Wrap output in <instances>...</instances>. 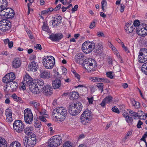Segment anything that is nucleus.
Segmentation results:
<instances>
[{"instance_id":"nucleus-58","label":"nucleus","mask_w":147,"mask_h":147,"mask_svg":"<svg viewBox=\"0 0 147 147\" xmlns=\"http://www.w3.org/2000/svg\"><path fill=\"white\" fill-rule=\"evenodd\" d=\"M61 7V4H59L58 5H57L56 7L54 9V10H55L56 11L59 10Z\"/></svg>"},{"instance_id":"nucleus-9","label":"nucleus","mask_w":147,"mask_h":147,"mask_svg":"<svg viewBox=\"0 0 147 147\" xmlns=\"http://www.w3.org/2000/svg\"><path fill=\"white\" fill-rule=\"evenodd\" d=\"M13 126L15 131L18 133H20L23 131L25 125L21 120H17L13 123Z\"/></svg>"},{"instance_id":"nucleus-46","label":"nucleus","mask_w":147,"mask_h":147,"mask_svg":"<svg viewBox=\"0 0 147 147\" xmlns=\"http://www.w3.org/2000/svg\"><path fill=\"white\" fill-rule=\"evenodd\" d=\"M28 137H26L27 138L32 139V140H36V136L32 132L31 133V134H29Z\"/></svg>"},{"instance_id":"nucleus-57","label":"nucleus","mask_w":147,"mask_h":147,"mask_svg":"<svg viewBox=\"0 0 147 147\" xmlns=\"http://www.w3.org/2000/svg\"><path fill=\"white\" fill-rule=\"evenodd\" d=\"M39 119L41 121L45 122L47 121V120L45 117L43 116H40L39 117Z\"/></svg>"},{"instance_id":"nucleus-2","label":"nucleus","mask_w":147,"mask_h":147,"mask_svg":"<svg viewBox=\"0 0 147 147\" xmlns=\"http://www.w3.org/2000/svg\"><path fill=\"white\" fill-rule=\"evenodd\" d=\"M82 107V106L80 102H79L76 103H71L69 107V112L72 115H75L80 113Z\"/></svg>"},{"instance_id":"nucleus-62","label":"nucleus","mask_w":147,"mask_h":147,"mask_svg":"<svg viewBox=\"0 0 147 147\" xmlns=\"http://www.w3.org/2000/svg\"><path fill=\"white\" fill-rule=\"evenodd\" d=\"M122 115L125 118L129 116L127 112L125 111H123V112Z\"/></svg>"},{"instance_id":"nucleus-15","label":"nucleus","mask_w":147,"mask_h":147,"mask_svg":"<svg viewBox=\"0 0 147 147\" xmlns=\"http://www.w3.org/2000/svg\"><path fill=\"white\" fill-rule=\"evenodd\" d=\"M84 56L83 53L80 52L76 54L74 58V61L79 64H82L84 62Z\"/></svg>"},{"instance_id":"nucleus-47","label":"nucleus","mask_w":147,"mask_h":147,"mask_svg":"<svg viewBox=\"0 0 147 147\" xmlns=\"http://www.w3.org/2000/svg\"><path fill=\"white\" fill-rule=\"evenodd\" d=\"M63 147H74L72 143L69 141L65 142L63 144Z\"/></svg>"},{"instance_id":"nucleus-4","label":"nucleus","mask_w":147,"mask_h":147,"mask_svg":"<svg viewBox=\"0 0 147 147\" xmlns=\"http://www.w3.org/2000/svg\"><path fill=\"white\" fill-rule=\"evenodd\" d=\"M42 63L46 68L51 69L55 65V59L53 56H48L43 59Z\"/></svg>"},{"instance_id":"nucleus-38","label":"nucleus","mask_w":147,"mask_h":147,"mask_svg":"<svg viewBox=\"0 0 147 147\" xmlns=\"http://www.w3.org/2000/svg\"><path fill=\"white\" fill-rule=\"evenodd\" d=\"M131 103L133 106L136 108L138 109L140 107V103L134 100H131Z\"/></svg>"},{"instance_id":"nucleus-28","label":"nucleus","mask_w":147,"mask_h":147,"mask_svg":"<svg viewBox=\"0 0 147 147\" xmlns=\"http://www.w3.org/2000/svg\"><path fill=\"white\" fill-rule=\"evenodd\" d=\"M81 117H86L89 119H92V116L91 114V113L88 110H86L82 114Z\"/></svg>"},{"instance_id":"nucleus-55","label":"nucleus","mask_w":147,"mask_h":147,"mask_svg":"<svg viewBox=\"0 0 147 147\" xmlns=\"http://www.w3.org/2000/svg\"><path fill=\"white\" fill-rule=\"evenodd\" d=\"M62 71L63 74L65 75L67 73V70L66 69L65 67H63L62 68Z\"/></svg>"},{"instance_id":"nucleus-44","label":"nucleus","mask_w":147,"mask_h":147,"mask_svg":"<svg viewBox=\"0 0 147 147\" xmlns=\"http://www.w3.org/2000/svg\"><path fill=\"white\" fill-rule=\"evenodd\" d=\"M71 97L73 98L76 99L78 98L79 96L78 93L75 92H72L71 94Z\"/></svg>"},{"instance_id":"nucleus-10","label":"nucleus","mask_w":147,"mask_h":147,"mask_svg":"<svg viewBox=\"0 0 147 147\" xmlns=\"http://www.w3.org/2000/svg\"><path fill=\"white\" fill-rule=\"evenodd\" d=\"M24 113L25 122L27 124H31L33 120V117L31 109H26L24 110Z\"/></svg>"},{"instance_id":"nucleus-43","label":"nucleus","mask_w":147,"mask_h":147,"mask_svg":"<svg viewBox=\"0 0 147 147\" xmlns=\"http://www.w3.org/2000/svg\"><path fill=\"white\" fill-rule=\"evenodd\" d=\"M34 126L36 128H39L41 125V123H39L38 121L36 119L34 118Z\"/></svg>"},{"instance_id":"nucleus-3","label":"nucleus","mask_w":147,"mask_h":147,"mask_svg":"<svg viewBox=\"0 0 147 147\" xmlns=\"http://www.w3.org/2000/svg\"><path fill=\"white\" fill-rule=\"evenodd\" d=\"M83 63V66L88 72L94 71L95 67L96 66L95 61L91 58L85 59Z\"/></svg>"},{"instance_id":"nucleus-50","label":"nucleus","mask_w":147,"mask_h":147,"mask_svg":"<svg viewBox=\"0 0 147 147\" xmlns=\"http://www.w3.org/2000/svg\"><path fill=\"white\" fill-rule=\"evenodd\" d=\"M106 75L107 77L111 79H113V76L112 75V73L111 71H108L106 72Z\"/></svg>"},{"instance_id":"nucleus-5","label":"nucleus","mask_w":147,"mask_h":147,"mask_svg":"<svg viewBox=\"0 0 147 147\" xmlns=\"http://www.w3.org/2000/svg\"><path fill=\"white\" fill-rule=\"evenodd\" d=\"M61 143V136L59 135H56L49 140L48 145L50 147H57Z\"/></svg>"},{"instance_id":"nucleus-42","label":"nucleus","mask_w":147,"mask_h":147,"mask_svg":"<svg viewBox=\"0 0 147 147\" xmlns=\"http://www.w3.org/2000/svg\"><path fill=\"white\" fill-rule=\"evenodd\" d=\"M140 24L139 21L138 20H136L134 21L133 24L134 26L135 27L136 26H142V27H143V24Z\"/></svg>"},{"instance_id":"nucleus-48","label":"nucleus","mask_w":147,"mask_h":147,"mask_svg":"<svg viewBox=\"0 0 147 147\" xmlns=\"http://www.w3.org/2000/svg\"><path fill=\"white\" fill-rule=\"evenodd\" d=\"M6 116H12V111L10 109H7L5 111Z\"/></svg>"},{"instance_id":"nucleus-49","label":"nucleus","mask_w":147,"mask_h":147,"mask_svg":"<svg viewBox=\"0 0 147 147\" xmlns=\"http://www.w3.org/2000/svg\"><path fill=\"white\" fill-rule=\"evenodd\" d=\"M144 27H142V26H138L137 27L136 29V32L138 33L140 30L141 32H143L144 31Z\"/></svg>"},{"instance_id":"nucleus-56","label":"nucleus","mask_w":147,"mask_h":147,"mask_svg":"<svg viewBox=\"0 0 147 147\" xmlns=\"http://www.w3.org/2000/svg\"><path fill=\"white\" fill-rule=\"evenodd\" d=\"M143 124V122L140 120H139L137 125V127L138 128H140L141 127V125Z\"/></svg>"},{"instance_id":"nucleus-63","label":"nucleus","mask_w":147,"mask_h":147,"mask_svg":"<svg viewBox=\"0 0 147 147\" xmlns=\"http://www.w3.org/2000/svg\"><path fill=\"white\" fill-rule=\"evenodd\" d=\"M143 26L144 29L146 30V32L144 33H143L142 34H146V33H147V25L144 24H143Z\"/></svg>"},{"instance_id":"nucleus-19","label":"nucleus","mask_w":147,"mask_h":147,"mask_svg":"<svg viewBox=\"0 0 147 147\" xmlns=\"http://www.w3.org/2000/svg\"><path fill=\"white\" fill-rule=\"evenodd\" d=\"M36 80H34L33 81V83L31 84L29 87L30 90L34 94H38L40 92L39 91V89L38 88L37 86L35 85Z\"/></svg>"},{"instance_id":"nucleus-45","label":"nucleus","mask_w":147,"mask_h":147,"mask_svg":"<svg viewBox=\"0 0 147 147\" xmlns=\"http://www.w3.org/2000/svg\"><path fill=\"white\" fill-rule=\"evenodd\" d=\"M125 120L129 125L132 124L133 119L131 117L128 116L125 118Z\"/></svg>"},{"instance_id":"nucleus-40","label":"nucleus","mask_w":147,"mask_h":147,"mask_svg":"<svg viewBox=\"0 0 147 147\" xmlns=\"http://www.w3.org/2000/svg\"><path fill=\"white\" fill-rule=\"evenodd\" d=\"M42 29L44 31L47 32H48L49 33L50 32V31L49 29V26H47V24L44 22L43 24Z\"/></svg>"},{"instance_id":"nucleus-16","label":"nucleus","mask_w":147,"mask_h":147,"mask_svg":"<svg viewBox=\"0 0 147 147\" xmlns=\"http://www.w3.org/2000/svg\"><path fill=\"white\" fill-rule=\"evenodd\" d=\"M132 22L129 21L126 24L124 27L125 30L127 33L132 32L135 29L132 24Z\"/></svg>"},{"instance_id":"nucleus-27","label":"nucleus","mask_w":147,"mask_h":147,"mask_svg":"<svg viewBox=\"0 0 147 147\" xmlns=\"http://www.w3.org/2000/svg\"><path fill=\"white\" fill-rule=\"evenodd\" d=\"M113 98L111 96L106 97L102 102V107H104L106 103H109L112 101Z\"/></svg>"},{"instance_id":"nucleus-22","label":"nucleus","mask_w":147,"mask_h":147,"mask_svg":"<svg viewBox=\"0 0 147 147\" xmlns=\"http://www.w3.org/2000/svg\"><path fill=\"white\" fill-rule=\"evenodd\" d=\"M40 77L43 78H49L50 77V73L49 71L46 70L41 69L40 70Z\"/></svg>"},{"instance_id":"nucleus-53","label":"nucleus","mask_w":147,"mask_h":147,"mask_svg":"<svg viewBox=\"0 0 147 147\" xmlns=\"http://www.w3.org/2000/svg\"><path fill=\"white\" fill-rule=\"evenodd\" d=\"M96 46H97V47L96 48V51H98L101 50V44L100 43H97V44L96 45Z\"/></svg>"},{"instance_id":"nucleus-24","label":"nucleus","mask_w":147,"mask_h":147,"mask_svg":"<svg viewBox=\"0 0 147 147\" xmlns=\"http://www.w3.org/2000/svg\"><path fill=\"white\" fill-rule=\"evenodd\" d=\"M38 67V63L34 61H32L29 64L28 70L34 72L36 71Z\"/></svg>"},{"instance_id":"nucleus-54","label":"nucleus","mask_w":147,"mask_h":147,"mask_svg":"<svg viewBox=\"0 0 147 147\" xmlns=\"http://www.w3.org/2000/svg\"><path fill=\"white\" fill-rule=\"evenodd\" d=\"M78 5H75L74 7L72 8L71 9L72 13H74L75 11H77L78 10Z\"/></svg>"},{"instance_id":"nucleus-26","label":"nucleus","mask_w":147,"mask_h":147,"mask_svg":"<svg viewBox=\"0 0 147 147\" xmlns=\"http://www.w3.org/2000/svg\"><path fill=\"white\" fill-rule=\"evenodd\" d=\"M61 84V80L58 79H56L52 82V85L55 89L59 88Z\"/></svg>"},{"instance_id":"nucleus-37","label":"nucleus","mask_w":147,"mask_h":147,"mask_svg":"<svg viewBox=\"0 0 147 147\" xmlns=\"http://www.w3.org/2000/svg\"><path fill=\"white\" fill-rule=\"evenodd\" d=\"M141 70L144 74L147 75V62L142 65Z\"/></svg>"},{"instance_id":"nucleus-51","label":"nucleus","mask_w":147,"mask_h":147,"mask_svg":"<svg viewBox=\"0 0 147 147\" xmlns=\"http://www.w3.org/2000/svg\"><path fill=\"white\" fill-rule=\"evenodd\" d=\"M112 110L113 112L117 113H120L119 110L116 106H114L112 108Z\"/></svg>"},{"instance_id":"nucleus-32","label":"nucleus","mask_w":147,"mask_h":147,"mask_svg":"<svg viewBox=\"0 0 147 147\" xmlns=\"http://www.w3.org/2000/svg\"><path fill=\"white\" fill-rule=\"evenodd\" d=\"M11 97L15 101L18 102H20L21 103L23 102V101L22 100V98L18 96L15 94H14L12 95Z\"/></svg>"},{"instance_id":"nucleus-25","label":"nucleus","mask_w":147,"mask_h":147,"mask_svg":"<svg viewBox=\"0 0 147 147\" xmlns=\"http://www.w3.org/2000/svg\"><path fill=\"white\" fill-rule=\"evenodd\" d=\"M90 79L93 82H96V86L100 90L101 89V78H98L96 77H91Z\"/></svg>"},{"instance_id":"nucleus-52","label":"nucleus","mask_w":147,"mask_h":147,"mask_svg":"<svg viewBox=\"0 0 147 147\" xmlns=\"http://www.w3.org/2000/svg\"><path fill=\"white\" fill-rule=\"evenodd\" d=\"M6 121L8 122H11L13 121L12 116H6Z\"/></svg>"},{"instance_id":"nucleus-29","label":"nucleus","mask_w":147,"mask_h":147,"mask_svg":"<svg viewBox=\"0 0 147 147\" xmlns=\"http://www.w3.org/2000/svg\"><path fill=\"white\" fill-rule=\"evenodd\" d=\"M7 2L6 0H0V11L7 7Z\"/></svg>"},{"instance_id":"nucleus-36","label":"nucleus","mask_w":147,"mask_h":147,"mask_svg":"<svg viewBox=\"0 0 147 147\" xmlns=\"http://www.w3.org/2000/svg\"><path fill=\"white\" fill-rule=\"evenodd\" d=\"M7 144L5 140L0 137V147H7Z\"/></svg>"},{"instance_id":"nucleus-14","label":"nucleus","mask_w":147,"mask_h":147,"mask_svg":"<svg viewBox=\"0 0 147 147\" xmlns=\"http://www.w3.org/2000/svg\"><path fill=\"white\" fill-rule=\"evenodd\" d=\"M36 142V140H32L30 138L28 139L25 137L23 139V143L26 147H33Z\"/></svg>"},{"instance_id":"nucleus-20","label":"nucleus","mask_w":147,"mask_h":147,"mask_svg":"<svg viewBox=\"0 0 147 147\" xmlns=\"http://www.w3.org/2000/svg\"><path fill=\"white\" fill-rule=\"evenodd\" d=\"M35 85H36L38 87L39 91L40 92L43 90L45 87L44 83L43 80L42 79H38L36 80Z\"/></svg>"},{"instance_id":"nucleus-41","label":"nucleus","mask_w":147,"mask_h":147,"mask_svg":"<svg viewBox=\"0 0 147 147\" xmlns=\"http://www.w3.org/2000/svg\"><path fill=\"white\" fill-rule=\"evenodd\" d=\"M9 147H21L20 144L18 142H12L10 145Z\"/></svg>"},{"instance_id":"nucleus-18","label":"nucleus","mask_w":147,"mask_h":147,"mask_svg":"<svg viewBox=\"0 0 147 147\" xmlns=\"http://www.w3.org/2000/svg\"><path fill=\"white\" fill-rule=\"evenodd\" d=\"M22 64L21 60L18 57L14 58L12 62L11 66L14 69H17L20 67Z\"/></svg>"},{"instance_id":"nucleus-60","label":"nucleus","mask_w":147,"mask_h":147,"mask_svg":"<svg viewBox=\"0 0 147 147\" xmlns=\"http://www.w3.org/2000/svg\"><path fill=\"white\" fill-rule=\"evenodd\" d=\"M108 63L109 64V65H112L113 60H112V59L110 57H108Z\"/></svg>"},{"instance_id":"nucleus-34","label":"nucleus","mask_w":147,"mask_h":147,"mask_svg":"<svg viewBox=\"0 0 147 147\" xmlns=\"http://www.w3.org/2000/svg\"><path fill=\"white\" fill-rule=\"evenodd\" d=\"M10 83L11 84H9V86L10 85V88L12 89L13 91L16 90L18 87V84L16 82L13 81Z\"/></svg>"},{"instance_id":"nucleus-30","label":"nucleus","mask_w":147,"mask_h":147,"mask_svg":"<svg viewBox=\"0 0 147 147\" xmlns=\"http://www.w3.org/2000/svg\"><path fill=\"white\" fill-rule=\"evenodd\" d=\"M32 106L34 107L38 111L40 106L39 103L34 101L30 102Z\"/></svg>"},{"instance_id":"nucleus-39","label":"nucleus","mask_w":147,"mask_h":147,"mask_svg":"<svg viewBox=\"0 0 147 147\" xmlns=\"http://www.w3.org/2000/svg\"><path fill=\"white\" fill-rule=\"evenodd\" d=\"M127 111L133 117H140V116H139L138 115V113L135 112L130 109H127Z\"/></svg>"},{"instance_id":"nucleus-17","label":"nucleus","mask_w":147,"mask_h":147,"mask_svg":"<svg viewBox=\"0 0 147 147\" xmlns=\"http://www.w3.org/2000/svg\"><path fill=\"white\" fill-rule=\"evenodd\" d=\"M63 37L62 34H52L49 37V38L53 41H59Z\"/></svg>"},{"instance_id":"nucleus-1","label":"nucleus","mask_w":147,"mask_h":147,"mask_svg":"<svg viewBox=\"0 0 147 147\" xmlns=\"http://www.w3.org/2000/svg\"><path fill=\"white\" fill-rule=\"evenodd\" d=\"M52 115L57 119H59L61 121H64L67 115L66 110L62 107L55 108L52 112Z\"/></svg>"},{"instance_id":"nucleus-61","label":"nucleus","mask_w":147,"mask_h":147,"mask_svg":"<svg viewBox=\"0 0 147 147\" xmlns=\"http://www.w3.org/2000/svg\"><path fill=\"white\" fill-rule=\"evenodd\" d=\"M87 99L88 100L89 103L90 104H92L93 101V97H92L91 98H89L88 97L87 98Z\"/></svg>"},{"instance_id":"nucleus-13","label":"nucleus","mask_w":147,"mask_h":147,"mask_svg":"<svg viewBox=\"0 0 147 147\" xmlns=\"http://www.w3.org/2000/svg\"><path fill=\"white\" fill-rule=\"evenodd\" d=\"M16 78V76L15 74L13 72H11L7 74L4 76L2 79L3 82L7 83L8 86L9 83H10Z\"/></svg>"},{"instance_id":"nucleus-21","label":"nucleus","mask_w":147,"mask_h":147,"mask_svg":"<svg viewBox=\"0 0 147 147\" xmlns=\"http://www.w3.org/2000/svg\"><path fill=\"white\" fill-rule=\"evenodd\" d=\"M52 91L53 88L51 86L49 85H47L45 86L42 91L45 92L46 95L49 96L51 95L52 94Z\"/></svg>"},{"instance_id":"nucleus-12","label":"nucleus","mask_w":147,"mask_h":147,"mask_svg":"<svg viewBox=\"0 0 147 147\" xmlns=\"http://www.w3.org/2000/svg\"><path fill=\"white\" fill-rule=\"evenodd\" d=\"M138 60L141 63H143L147 61V49L142 48L140 51L138 56Z\"/></svg>"},{"instance_id":"nucleus-23","label":"nucleus","mask_w":147,"mask_h":147,"mask_svg":"<svg viewBox=\"0 0 147 147\" xmlns=\"http://www.w3.org/2000/svg\"><path fill=\"white\" fill-rule=\"evenodd\" d=\"M55 17L52 21V24L53 26H56L58 25L62 19V17L59 15H57L55 16Z\"/></svg>"},{"instance_id":"nucleus-33","label":"nucleus","mask_w":147,"mask_h":147,"mask_svg":"<svg viewBox=\"0 0 147 147\" xmlns=\"http://www.w3.org/2000/svg\"><path fill=\"white\" fill-rule=\"evenodd\" d=\"M33 129L32 127H27L24 129V133L28 136L29 134H31V133L32 132Z\"/></svg>"},{"instance_id":"nucleus-35","label":"nucleus","mask_w":147,"mask_h":147,"mask_svg":"<svg viewBox=\"0 0 147 147\" xmlns=\"http://www.w3.org/2000/svg\"><path fill=\"white\" fill-rule=\"evenodd\" d=\"M107 2L105 0H102V9L104 12L107 9Z\"/></svg>"},{"instance_id":"nucleus-59","label":"nucleus","mask_w":147,"mask_h":147,"mask_svg":"<svg viewBox=\"0 0 147 147\" xmlns=\"http://www.w3.org/2000/svg\"><path fill=\"white\" fill-rule=\"evenodd\" d=\"M125 6L123 4H121V8L120 9L121 12H123L124 11Z\"/></svg>"},{"instance_id":"nucleus-7","label":"nucleus","mask_w":147,"mask_h":147,"mask_svg":"<svg viewBox=\"0 0 147 147\" xmlns=\"http://www.w3.org/2000/svg\"><path fill=\"white\" fill-rule=\"evenodd\" d=\"M11 27V23L8 20L4 19L0 21V30L6 32L10 30Z\"/></svg>"},{"instance_id":"nucleus-64","label":"nucleus","mask_w":147,"mask_h":147,"mask_svg":"<svg viewBox=\"0 0 147 147\" xmlns=\"http://www.w3.org/2000/svg\"><path fill=\"white\" fill-rule=\"evenodd\" d=\"M35 47L36 48V49H39L40 50L42 49L41 46L40 44H36Z\"/></svg>"},{"instance_id":"nucleus-8","label":"nucleus","mask_w":147,"mask_h":147,"mask_svg":"<svg viewBox=\"0 0 147 147\" xmlns=\"http://www.w3.org/2000/svg\"><path fill=\"white\" fill-rule=\"evenodd\" d=\"M15 15L14 11L11 8L7 7L0 11V16L7 18H12Z\"/></svg>"},{"instance_id":"nucleus-11","label":"nucleus","mask_w":147,"mask_h":147,"mask_svg":"<svg viewBox=\"0 0 147 147\" xmlns=\"http://www.w3.org/2000/svg\"><path fill=\"white\" fill-rule=\"evenodd\" d=\"M34 80L32 79L28 74H26L24 78V80L22 84V88L23 90L26 89V86H29L33 83V81Z\"/></svg>"},{"instance_id":"nucleus-6","label":"nucleus","mask_w":147,"mask_h":147,"mask_svg":"<svg viewBox=\"0 0 147 147\" xmlns=\"http://www.w3.org/2000/svg\"><path fill=\"white\" fill-rule=\"evenodd\" d=\"M95 47L94 43L87 41L82 44V49L84 52L87 54L91 53Z\"/></svg>"},{"instance_id":"nucleus-31","label":"nucleus","mask_w":147,"mask_h":147,"mask_svg":"<svg viewBox=\"0 0 147 147\" xmlns=\"http://www.w3.org/2000/svg\"><path fill=\"white\" fill-rule=\"evenodd\" d=\"M81 123L84 125H86L89 123V122L91 119H89L86 117H81L80 118Z\"/></svg>"}]
</instances>
